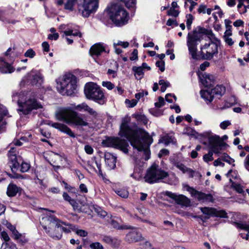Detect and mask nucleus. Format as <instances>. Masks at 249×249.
<instances>
[{"label": "nucleus", "mask_w": 249, "mask_h": 249, "mask_svg": "<svg viewBox=\"0 0 249 249\" xmlns=\"http://www.w3.org/2000/svg\"><path fill=\"white\" fill-rule=\"evenodd\" d=\"M77 0H58L57 1L58 5H64V8L69 11H72Z\"/></svg>", "instance_id": "nucleus-23"}, {"label": "nucleus", "mask_w": 249, "mask_h": 249, "mask_svg": "<svg viewBox=\"0 0 249 249\" xmlns=\"http://www.w3.org/2000/svg\"><path fill=\"white\" fill-rule=\"evenodd\" d=\"M167 176V172L161 170L158 165L153 164L147 170L144 178L146 182L153 183L163 179Z\"/></svg>", "instance_id": "nucleus-9"}, {"label": "nucleus", "mask_w": 249, "mask_h": 249, "mask_svg": "<svg viewBox=\"0 0 249 249\" xmlns=\"http://www.w3.org/2000/svg\"><path fill=\"white\" fill-rule=\"evenodd\" d=\"M53 160H54L53 163L55 164H58L59 162H61L62 161V157L56 154V153H53Z\"/></svg>", "instance_id": "nucleus-44"}, {"label": "nucleus", "mask_w": 249, "mask_h": 249, "mask_svg": "<svg viewBox=\"0 0 249 249\" xmlns=\"http://www.w3.org/2000/svg\"><path fill=\"white\" fill-rule=\"evenodd\" d=\"M225 42L229 46H232L234 44V41L232 38L230 37H223Z\"/></svg>", "instance_id": "nucleus-63"}, {"label": "nucleus", "mask_w": 249, "mask_h": 249, "mask_svg": "<svg viewBox=\"0 0 249 249\" xmlns=\"http://www.w3.org/2000/svg\"><path fill=\"white\" fill-rule=\"evenodd\" d=\"M56 88L63 95H71L76 90L77 80L76 77L71 74H65L61 79L57 80Z\"/></svg>", "instance_id": "nucleus-6"}, {"label": "nucleus", "mask_w": 249, "mask_h": 249, "mask_svg": "<svg viewBox=\"0 0 249 249\" xmlns=\"http://www.w3.org/2000/svg\"><path fill=\"white\" fill-rule=\"evenodd\" d=\"M86 111L88 112L90 115L93 117H96L98 115L97 112L92 108H91L89 106H88Z\"/></svg>", "instance_id": "nucleus-57"}, {"label": "nucleus", "mask_w": 249, "mask_h": 249, "mask_svg": "<svg viewBox=\"0 0 249 249\" xmlns=\"http://www.w3.org/2000/svg\"><path fill=\"white\" fill-rule=\"evenodd\" d=\"M20 190V187H18L13 183H11L7 187L6 194L8 196L13 197L15 196Z\"/></svg>", "instance_id": "nucleus-24"}, {"label": "nucleus", "mask_w": 249, "mask_h": 249, "mask_svg": "<svg viewBox=\"0 0 249 249\" xmlns=\"http://www.w3.org/2000/svg\"><path fill=\"white\" fill-rule=\"evenodd\" d=\"M200 210L204 214H206L208 216V217L210 216H213L214 213L215 212V209L209 207H204L201 208Z\"/></svg>", "instance_id": "nucleus-31"}, {"label": "nucleus", "mask_w": 249, "mask_h": 249, "mask_svg": "<svg viewBox=\"0 0 249 249\" xmlns=\"http://www.w3.org/2000/svg\"><path fill=\"white\" fill-rule=\"evenodd\" d=\"M211 151H210L208 154H206L203 156V160L205 161L208 162L209 161H212L213 160V153H214L211 149Z\"/></svg>", "instance_id": "nucleus-40"}, {"label": "nucleus", "mask_w": 249, "mask_h": 249, "mask_svg": "<svg viewBox=\"0 0 249 249\" xmlns=\"http://www.w3.org/2000/svg\"><path fill=\"white\" fill-rule=\"evenodd\" d=\"M135 118L137 120L138 122L140 123H142L144 124H146L148 123V119L146 117V116L142 114H135Z\"/></svg>", "instance_id": "nucleus-33"}, {"label": "nucleus", "mask_w": 249, "mask_h": 249, "mask_svg": "<svg viewBox=\"0 0 249 249\" xmlns=\"http://www.w3.org/2000/svg\"><path fill=\"white\" fill-rule=\"evenodd\" d=\"M88 106L86 103H83L77 106L72 104L71 107L60 108L55 113L56 118L67 124L81 127L88 126L89 123L87 120L73 110L86 111Z\"/></svg>", "instance_id": "nucleus-3"}, {"label": "nucleus", "mask_w": 249, "mask_h": 249, "mask_svg": "<svg viewBox=\"0 0 249 249\" xmlns=\"http://www.w3.org/2000/svg\"><path fill=\"white\" fill-rule=\"evenodd\" d=\"M89 247L91 249H104L102 245L98 242L90 244Z\"/></svg>", "instance_id": "nucleus-46"}, {"label": "nucleus", "mask_w": 249, "mask_h": 249, "mask_svg": "<svg viewBox=\"0 0 249 249\" xmlns=\"http://www.w3.org/2000/svg\"><path fill=\"white\" fill-rule=\"evenodd\" d=\"M83 1L81 8H79V11L83 17L88 18L97 11L99 6V0H83Z\"/></svg>", "instance_id": "nucleus-13"}, {"label": "nucleus", "mask_w": 249, "mask_h": 249, "mask_svg": "<svg viewBox=\"0 0 249 249\" xmlns=\"http://www.w3.org/2000/svg\"><path fill=\"white\" fill-rule=\"evenodd\" d=\"M31 78L30 83L32 85H36L37 84L40 85L43 81V76L39 72H35L32 71L28 76Z\"/></svg>", "instance_id": "nucleus-21"}, {"label": "nucleus", "mask_w": 249, "mask_h": 249, "mask_svg": "<svg viewBox=\"0 0 249 249\" xmlns=\"http://www.w3.org/2000/svg\"><path fill=\"white\" fill-rule=\"evenodd\" d=\"M14 71V68L0 57V71L3 73H11Z\"/></svg>", "instance_id": "nucleus-20"}, {"label": "nucleus", "mask_w": 249, "mask_h": 249, "mask_svg": "<svg viewBox=\"0 0 249 249\" xmlns=\"http://www.w3.org/2000/svg\"><path fill=\"white\" fill-rule=\"evenodd\" d=\"M164 105V100L161 97H159V102L155 103V106L157 107H160Z\"/></svg>", "instance_id": "nucleus-55"}, {"label": "nucleus", "mask_w": 249, "mask_h": 249, "mask_svg": "<svg viewBox=\"0 0 249 249\" xmlns=\"http://www.w3.org/2000/svg\"><path fill=\"white\" fill-rule=\"evenodd\" d=\"M105 51V47L100 43H97L92 46L89 52L92 56H99L101 53Z\"/></svg>", "instance_id": "nucleus-22"}, {"label": "nucleus", "mask_w": 249, "mask_h": 249, "mask_svg": "<svg viewBox=\"0 0 249 249\" xmlns=\"http://www.w3.org/2000/svg\"><path fill=\"white\" fill-rule=\"evenodd\" d=\"M225 88L222 85H217L213 89H203L200 91V95L202 98L208 103H211L214 96L219 98L224 93Z\"/></svg>", "instance_id": "nucleus-12"}, {"label": "nucleus", "mask_w": 249, "mask_h": 249, "mask_svg": "<svg viewBox=\"0 0 249 249\" xmlns=\"http://www.w3.org/2000/svg\"><path fill=\"white\" fill-rule=\"evenodd\" d=\"M63 33L65 36H79L80 37L82 36L81 33L77 31L73 32V30L65 31Z\"/></svg>", "instance_id": "nucleus-39"}, {"label": "nucleus", "mask_w": 249, "mask_h": 249, "mask_svg": "<svg viewBox=\"0 0 249 249\" xmlns=\"http://www.w3.org/2000/svg\"><path fill=\"white\" fill-rule=\"evenodd\" d=\"M176 139L173 135H167L162 137L159 140V143H164L165 145H168L170 143H175Z\"/></svg>", "instance_id": "nucleus-27"}, {"label": "nucleus", "mask_w": 249, "mask_h": 249, "mask_svg": "<svg viewBox=\"0 0 249 249\" xmlns=\"http://www.w3.org/2000/svg\"><path fill=\"white\" fill-rule=\"evenodd\" d=\"M102 85L108 90H111L114 88V85L111 82L109 81L102 82Z\"/></svg>", "instance_id": "nucleus-47"}, {"label": "nucleus", "mask_w": 249, "mask_h": 249, "mask_svg": "<svg viewBox=\"0 0 249 249\" xmlns=\"http://www.w3.org/2000/svg\"><path fill=\"white\" fill-rule=\"evenodd\" d=\"M0 249H17L15 244L9 243H3Z\"/></svg>", "instance_id": "nucleus-37"}, {"label": "nucleus", "mask_w": 249, "mask_h": 249, "mask_svg": "<svg viewBox=\"0 0 249 249\" xmlns=\"http://www.w3.org/2000/svg\"><path fill=\"white\" fill-rule=\"evenodd\" d=\"M84 93L87 98L100 105H104L107 102L104 93L100 87L94 83H87L85 86Z\"/></svg>", "instance_id": "nucleus-7"}, {"label": "nucleus", "mask_w": 249, "mask_h": 249, "mask_svg": "<svg viewBox=\"0 0 249 249\" xmlns=\"http://www.w3.org/2000/svg\"><path fill=\"white\" fill-rule=\"evenodd\" d=\"M8 114V110L5 107L2 106L1 107H0V116L2 118L3 116H7Z\"/></svg>", "instance_id": "nucleus-56"}, {"label": "nucleus", "mask_w": 249, "mask_h": 249, "mask_svg": "<svg viewBox=\"0 0 249 249\" xmlns=\"http://www.w3.org/2000/svg\"><path fill=\"white\" fill-rule=\"evenodd\" d=\"M220 40L211 30L198 27L188 34L187 46L194 59L211 60L218 53Z\"/></svg>", "instance_id": "nucleus-1"}, {"label": "nucleus", "mask_w": 249, "mask_h": 249, "mask_svg": "<svg viewBox=\"0 0 249 249\" xmlns=\"http://www.w3.org/2000/svg\"><path fill=\"white\" fill-rule=\"evenodd\" d=\"M48 124L59 131L67 134L71 137L74 138L75 137L71 129L64 124L58 123H53L52 122H50Z\"/></svg>", "instance_id": "nucleus-17"}, {"label": "nucleus", "mask_w": 249, "mask_h": 249, "mask_svg": "<svg viewBox=\"0 0 249 249\" xmlns=\"http://www.w3.org/2000/svg\"><path fill=\"white\" fill-rule=\"evenodd\" d=\"M84 150L86 153L89 155H91L93 153V149L92 147L89 145H86L84 146Z\"/></svg>", "instance_id": "nucleus-54"}, {"label": "nucleus", "mask_w": 249, "mask_h": 249, "mask_svg": "<svg viewBox=\"0 0 249 249\" xmlns=\"http://www.w3.org/2000/svg\"><path fill=\"white\" fill-rule=\"evenodd\" d=\"M13 100L17 102L20 108L18 111L22 112L24 114L29 113L33 109L41 108V104L37 103L36 99H29L25 102H23V94L15 93L13 94Z\"/></svg>", "instance_id": "nucleus-8"}, {"label": "nucleus", "mask_w": 249, "mask_h": 249, "mask_svg": "<svg viewBox=\"0 0 249 249\" xmlns=\"http://www.w3.org/2000/svg\"><path fill=\"white\" fill-rule=\"evenodd\" d=\"M132 71L135 73V76L138 79H141L143 75V70L142 67L134 66L132 67Z\"/></svg>", "instance_id": "nucleus-30"}, {"label": "nucleus", "mask_w": 249, "mask_h": 249, "mask_svg": "<svg viewBox=\"0 0 249 249\" xmlns=\"http://www.w3.org/2000/svg\"><path fill=\"white\" fill-rule=\"evenodd\" d=\"M222 159L224 161L227 162L230 164H232L234 162V160L233 159L230 158L227 154L225 153H224L222 156Z\"/></svg>", "instance_id": "nucleus-43"}, {"label": "nucleus", "mask_w": 249, "mask_h": 249, "mask_svg": "<svg viewBox=\"0 0 249 249\" xmlns=\"http://www.w3.org/2000/svg\"><path fill=\"white\" fill-rule=\"evenodd\" d=\"M228 139L227 135H224L221 138L217 135L210 136L208 138L209 148L216 154H219L220 151L225 149L228 144L224 141Z\"/></svg>", "instance_id": "nucleus-10"}, {"label": "nucleus", "mask_w": 249, "mask_h": 249, "mask_svg": "<svg viewBox=\"0 0 249 249\" xmlns=\"http://www.w3.org/2000/svg\"><path fill=\"white\" fill-rule=\"evenodd\" d=\"M119 135L121 137L126 138L130 142L131 145L139 152L142 153L144 157L140 161L138 158L135 159L136 164L140 167L144 164L143 159L147 160L150 157L149 147L153 140L149 134L144 130H132L126 123H123L120 127Z\"/></svg>", "instance_id": "nucleus-2"}, {"label": "nucleus", "mask_w": 249, "mask_h": 249, "mask_svg": "<svg viewBox=\"0 0 249 249\" xmlns=\"http://www.w3.org/2000/svg\"><path fill=\"white\" fill-rule=\"evenodd\" d=\"M9 164L13 172L18 170L19 167V161H18L16 157V150L14 148L11 147L8 153Z\"/></svg>", "instance_id": "nucleus-16"}, {"label": "nucleus", "mask_w": 249, "mask_h": 249, "mask_svg": "<svg viewBox=\"0 0 249 249\" xmlns=\"http://www.w3.org/2000/svg\"><path fill=\"white\" fill-rule=\"evenodd\" d=\"M188 191L192 196L196 197L198 200H202L206 202H212L213 197L211 194H206L205 193L198 192L192 187L188 186L187 188Z\"/></svg>", "instance_id": "nucleus-15"}, {"label": "nucleus", "mask_w": 249, "mask_h": 249, "mask_svg": "<svg viewBox=\"0 0 249 249\" xmlns=\"http://www.w3.org/2000/svg\"><path fill=\"white\" fill-rule=\"evenodd\" d=\"M142 238L141 233L136 230L129 232L125 236V240L129 243L138 242L141 240Z\"/></svg>", "instance_id": "nucleus-19"}, {"label": "nucleus", "mask_w": 249, "mask_h": 249, "mask_svg": "<svg viewBox=\"0 0 249 249\" xmlns=\"http://www.w3.org/2000/svg\"><path fill=\"white\" fill-rule=\"evenodd\" d=\"M121 220L119 218H116V219L113 218L111 220L110 224L113 228L117 229L118 230H124L131 229L130 226H128L125 225H121Z\"/></svg>", "instance_id": "nucleus-25"}, {"label": "nucleus", "mask_w": 249, "mask_h": 249, "mask_svg": "<svg viewBox=\"0 0 249 249\" xmlns=\"http://www.w3.org/2000/svg\"><path fill=\"white\" fill-rule=\"evenodd\" d=\"M231 124V122L228 121H224L222 122H221L220 124V127L221 129L224 130L226 129L227 127Z\"/></svg>", "instance_id": "nucleus-52"}, {"label": "nucleus", "mask_w": 249, "mask_h": 249, "mask_svg": "<svg viewBox=\"0 0 249 249\" xmlns=\"http://www.w3.org/2000/svg\"><path fill=\"white\" fill-rule=\"evenodd\" d=\"M165 195L175 201L177 204L182 206L188 207L190 205V200L182 195H178L175 193L167 191Z\"/></svg>", "instance_id": "nucleus-14"}, {"label": "nucleus", "mask_w": 249, "mask_h": 249, "mask_svg": "<svg viewBox=\"0 0 249 249\" xmlns=\"http://www.w3.org/2000/svg\"><path fill=\"white\" fill-rule=\"evenodd\" d=\"M244 163L245 168L249 171V154L246 157Z\"/></svg>", "instance_id": "nucleus-64"}, {"label": "nucleus", "mask_w": 249, "mask_h": 249, "mask_svg": "<svg viewBox=\"0 0 249 249\" xmlns=\"http://www.w3.org/2000/svg\"><path fill=\"white\" fill-rule=\"evenodd\" d=\"M213 216L220 217L222 218L227 217V213L224 210H217L215 209Z\"/></svg>", "instance_id": "nucleus-36"}, {"label": "nucleus", "mask_w": 249, "mask_h": 249, "mask_svg": "<svg viewBox=\"0 0 249 249\" xmlns=\"http://www.w3.org/2000/svg\"><path fill=\"white\" fill-rule=\"evenodd\" d=\"M238 227L248 232L246 235L243 233H241L240 234L243 238L248 240L249 237V225L246 224H238Z\"/></svg>", "instance_id": "nucleus-29"}, {"label": "nucleus", "mask_w": 249, "mask_h": 249, "mask_svg": "<svg viewBox=\"0 0 249 249\" xmlns=\"http://www.w3.org/2000/svg\"><path fill=\"white\" fill-rule=\"evenodd\" d=\"M203 77L204 79L202 80V84L205 87H211L213 85L215 80L214 76L209 74H205Z\"/></svg>", "instance_id": "nucleus-26"}, {"label": "nucleus", "mask_w": 249, "mask_h": 249, "mask_svg": "<svg viewBox=\"0 0 249 249\" xmlns=\"http://www.w3.org/2000/svg\"><path fill=\"white\" fill-rule=\"evenodd\" d=\"M115 193L123 198H127L128 196V192L124 189H120L115 191Z\"/></svg>", "instance_id": "nucleus-35"}, {"label": "nucleus", "mask_w": 249, "mask_h": 249, "mask_svg": "<svg viewBox=\"0 0 249 249\" xmlns=\"http://www.w3.org/2000/svg\"><path fill=\"white\" fill-rule=\"evenodd\" d=\"M79 189H80V191L81 193H85L86 194L88 192V188H87V186L84 183H81L79 185Z\"/></svg>", "instance_id": "nucleus-60"}, {"label": "nucleus", "mask_w": 249, "mask_h": 249, "mask_svg": "<svg viewBox=\"0 0 249 249\" xmlns=\"http://www.w3.org/2000/svg\"><path fill=\"white\" fill-rule=\"evenodd\" d=\"M36 55L35 52L32 49H28L24 53L25 57L31 58H33Z\"/></svg>", "instance_id": "nucleus-48"}, {"label": "nucleus", "mask_w": 249, "mask_h": 249, "mask_svg": "<svg viewBox=\"0 0 249 249\" xmlns=\"http://www.w3.org/2000/svg\"><path fill=\"white\" fill-rule=\"evenodd\" d=\"M233 187L238 193L240 194L243 193V189L242 186L240 184H233Z\"/></svg>", "instance_id": "nucleus-59"}, {"label": "nucleus", "mask_w": 249, "mask_h": 249, "mask_svg": "<svg viewBox=\"0 0 249 249\" xmlns=\"http://www.w3.org/2000/svg\"><path fill=\"white\" fill-rule=\"evenodd\" d=\"M156 65L157 67L159 68L161 71L163 72L164 71L165 63L164 61H158L156 63Z\"/></svg>", "instance_id": "nucleus-50"}, {"label": "nucleus", "mask_w": 249, "mask_h": 249, "mask_svg": "<svg viewBox=\"0 0 249 249\" xmlns=\"http://www.w3.org/2000/svg\"><path fill=\"white\" fill-rule=\"evenodd\" d=\"M172 98H174L175 100L177 99L175 95H172V94L169 93L166 94L165 96V100L169 103L173 102V100L172 99Z\"/></svg>", "instance_id": "nucleus-61"}, {"label": "nucleus", "mask_w": 249, "mask_h": 249, "mask_svg": "<svg viewBox=\"0 0 249 249\" xmlns=\"http://www.w3.org/2000/svg\"><path fill=\"white\" fill-rule=\"evenodd\" d=\"M76 233L81 237H85L88 234V232L83 230H77L76 231Z\"/></svg>", "instance_id": "nucleus-62"}, {"label": "nucleus", "mask_w": 249, "mask_h": 249, "mask_svg": "<svg viewBox=\"0 0 249 249\" xmlns=\"http://www.w3.org/2000/svg\"><path fill=\"white\" fill-rule=\"evenodd\" d=\"M125 103L126 104H129V105H128V107H133L137 105L138 101L136 99H133L131 101L126 99L125 100Z\"/></svg>", "instance_id": "nucleus-58"}, {"label": "nucleus", "mask_w": 249, "mask_h": 249, "mask_svg": "<svg viewBox=\"0 0 249 249\" xmlns=\"http://www.w3.org/2000/svg\"><path fill=\"white\" fill-rule=\"evenodd\" d=\"M107 10L110 19L117 26H122L127 23L128 14L121 4L113 3Z\"/></svg>", "instance_id": "nucleus-5"}, {"label": "nucleus", "mask_w": 249, "mask_h": 249, "mask_svg": "<svg viewBox=\"0 0 249 249\" xmlns=\"http://www.w3.org/2000/svg\"><path fill=\"white\" fill-rule=\"evenodd\" d=\"M102 143L105 146L119 149L125 153L128 152L127 147L129 146V144L126 140L120 139L118 137H109L104 140Z\"/></svg>", "instance_id": "nucleus-11"}, {"label": "nucleus", "mask_w": 249, "mask_h": 249, "mask_svg": "<svg viewBox=\"0 0 249 249\" xmlns=\"http://www.w3.org/2000/svg\"><path fill=\"white\" fill-rule=\"evenodd\" d=\"M121 46L124 48H126L129 46V43L128 42H123L122 41H118L117 42H114L113 46Z\"/></svg>", "instance_id": "nucleus-51"}, {"label": "nucleus", "mask_w": 249, "mask_h": 249, "mask_svg": "<svg viewBox=\"0 0 249 249\" xmlns=\"http://www.w3.org/2000/svg\"><path fill=\"white\" fill-rule=\"evenodd\" d=\"M186 18H187L186 21L187 28L188 30H190L191 28V24L194 19V18L193 16L191 14L187 15Z\"/></svg>", "instance_id": "nucleus-41"}, {"label": "nucleus", "mask_w": 249, "mask_h": 249, "mask_svg": "<svg viewBox=\"0 0 249 249\" xmlns=\"http://www.w3.org/2000/svg\"><path fill=\"white\" fill-rule=\"evenodd\" d=\"M105 160L109 169H113L116 167V157L111 153H105Z\"/></svg>", "instance_id": "nucleus-18"}, {"label": "nucleus", "mask_w": 249, "mask_h": 249, "mask_svg": "<svg viewBox=\"0 0 249 249\" xmlns=\"http://www.w3.org/2000/svg\"><path fill=\"white\" fill-rule=\"evenodd\" d=\"M159 84L161 86L160 90L161 92H164L166 90L167 88L170 86V84L168 81H165L164 80H160Z\"/></svg>", "instance_id": "nucleus-34"}, {"label": "nucleus", "mask_w": 249, "mask_h": 249, "mask_svg": "<svg viewBox=\"0 0 249 249\" xmlns=\"http://www.w3.org/2000/svg\"><path fill=\"white\" fill-rule=\"evenodd\" d=\"M0 236L1 239L4 241V243H9L10 238L6 232L4 231L1 232Z\"/></svg>", "instance_id": "nucleus-45"}, {"label": "nucleus", "mask_w": 249, "mask_h": 249, "mask_svg": "<svg viewBox=\"0 0 249 249\" xmlns=\"http://www.w3.org/2000/svg\"><path fill=\"white\" fill-rule=\"evenodd\" d=\"M40 223L46 233L56 239L61 238L62 231L68 233L76 230L74 225L60 221L53 215L43 217Z\"/></svg>", "instance_id": "nucleus-4"}, {"label": "nucleus", "mask_w": 249, "mask_h": 249, "mask_svg": "<svg viewBox=\"0 0 249 249\" xmlns=\"http://www.w3.org/2000/svg\"><path fill=\"white\" fill-rule=\"evenodd\" d=\"M179 11L175 10L174 8H170L168 11L167 15L168 16H173L174 17H177L179 15Z\"/></svg>", "instance_id": "nucleus-49"}, {"label": "nucleus", "mask_w": 249, "mask_h": 249, "mask_svg": "<svg viewBox=\"0 0 249 249\" xmlns=\"http://www.w3.org/2000/svg\"><path fill=\"white\" fill-rule=\"evenodd\" d=\"M31 167L30 164L27 162L22 161L21 163L20 171L21 172H27Z\"/></svg>", "instance_id": "nucleus-38"}, {"label": "nucleus", "mask_w": 249, "mask_h": 249, "mask_svg": "<svg viewBox=\"0 0 249 249\" xmlns=\"http://www.w3.org/2000/svg\"><path fill=\"white\" fill-rule=\"evenodd\" d=\"M123 1L128 8L133 7L136 3V0H120Z\"/></svg>", "instance_id": "nucleus-42"}, {"label": "nucleus", "mask_w": 249, "mask_h": 249, "mask_svg": "<svg viewBox=\"0 0 249 249\" xmlns=\"http://www.w3.org/2000/svg\"><path fill=\"white\" fill-rule=\"evenodd\" d=\"M183 174L187 173L189 175V177L190 178H193L194 176H197L199 177H200L201 176V175L198 173L196 172L194 170H193L191 168H189L188 167H186L184 171L182 172Z\"/></svg>", "instance_id": "nucleus-32"}, {"label": "nucleus", "mask_w": 249, "mask_h": 249, "mask_svg": "<svg viewBox=\"0 0 249 249\" xmlns=\"http://www.w3.org/2000/svg\"><path fill=\"white\" fill-rule=\"evenodd\" d=\"M14 48H9L7 51L5 53V55L6 56H9L10 57H12V58L11 60H12L13 59V56L15 55V54L14 53Z\"/></svg>", "instance_id": "nucleus-53"}, {"label": "nucleus", "mask_w": 249, "mask_h": 249, "mask_svg": "<svg viewBox=\"0 0 249 249\" xmlns=\"http://www.w3.org/2000/svg\"><path fill=\"white\" fill-rule=\"evenodd\" d=\"M170 160L173 165L178 168L182 172L184 171L186 166L182 164L177 158H173L170 159Z\"/></svg>", "instance_id": "nucleus-28"}]
</instances>
